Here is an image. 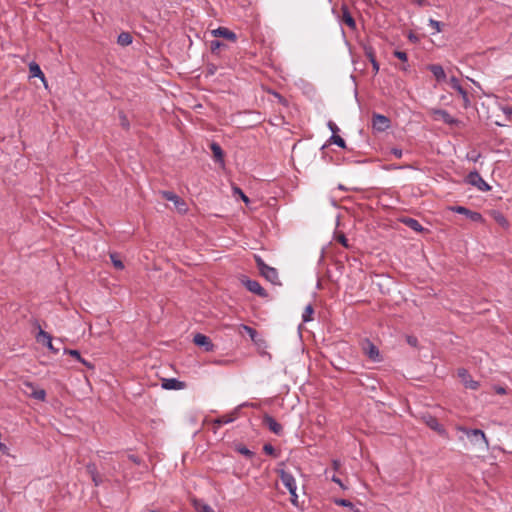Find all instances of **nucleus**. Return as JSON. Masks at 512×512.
I'll return each mask as SVG.
<instances>
[{
	"mask_svg": "<svg viewBox=\"0 0 512 512\" xmlns=\"http://www.w3.org/2000/svg\"><path fill=\"white\" fill-rule=\"evenodd\" d=\"M277 473L288 491H297L296 480L291 473L286 472L284 469H277Z\"/></svg>",
	"mask_w": 512,
	"mask_h": 512,
	"instance_id": "nucleus-7",
	"label": "nucleus"
},
{
	"mask_svg": "<svg viewBox=\"0 0 512 512\" xmlns=\"http://www.w3.org/2000/svg\"><path fill=\"white\" fill-rule=\"evenodd\" d=\"M198 512H215L208 504H200L196 506Z\"/></svg>",
	"mask_w": 512,
	"mask_h": 512,
	"instance_id": "nucleus-36",
	"label": "nucleus"
},
{
	"mask_svg": "<svg viewBox=\"0 0 512 512\" xmlns=\"http://www.w3.org/2000/svg\"><path fill=\"white\" fill-rule=\"evenodd\" d=\"M338 241H339L343 246H345V247H347V246H348V244H347V239H346V237H345L344 235H341V236L339 237Z\"/></svg>",
	"mask_w": 512,
	"mask_h": 512,
	"instance_id": "nucleus-52",
	"label": "nucleus"
},
{
	"mask_svg": "<svg viewBox=\"0 0 512 512\" xmlns=\"http://www.w3.org/2000/svg\"><path fill=\"white\" fill-rule=\"evenodd\" d=\"M151 512H164V511L159 510V509H155V510H151Z\"/></svg>",
	"mask_w": 512,
	"mask_h": 512,
	"instance_id": "nucleus-58",
	"label": "nucleus"
},
{
	"mask_svg": "<svg viewBox=\"0 0 512 512\" xmlns=\"http://www.w3.org/2000/svg\"><path fill=\"white\" fill-rule=\"evenodd\" d=\"M121 124L125 128H129V122L125 115H121Z\"/></svg>",
	"mask_w": 512,
	"mask_h": 512,
	"instance_id": "nucleus-51",
	"label": "nucleus"
},
{
	"mask_svg": "<svg viewBox=\"0 0 512 512\" xmlns=\"http://www.w3.org/2000/svg\"><path fill=\"white\" fill-rule=\"evenodd\" d=\"M263 423L269 428L271 432L276 435H281L283 432L282 425L279 424L272 416L265 414L263 417Z\"/></svg>",
	"mask_w": 512,
	"mask_h": 512,
	"instance_id": "nucleus-13",
	"label": "nucleus"
},
{
	"mask_svg": "<svg viewBox=\"0 0 512 512\" xmlns=\"http://www.w3.org/2000/svg\"><path fill=\"white\" fill-rule=\"evenodd\" d=\"M244 285L248 291L258 296L265 297L267 295L265 289L256 280H246L244 281Z\"/></svg>",
	"mask_w": 512,
	"mask_h": 512,
	"instance_id": "nucleus-14",
	"label": "nucleus"
},
{
	"mask_svg": "<svg viewBox=\"0 0 512 512\" xmlns=\"http://www.w3.org/2000/svg\"><path fill=\"white\" fill-rule=\"evenodd\" d=\"M494 219H495V221H496L499 225H501V226H502V227H504V228H507V227L509 226V223H508L507 219H506V218H505V216H504L502 213H500V212H495V213H494Z\"/></svg>",
	"mask_w": 512,
	"mask_h": 512,
	"instance_id": "nucleus-30",
	"label": "nucleus"
},
{
	"mask_svg": "<svg viewBox=\"0 0 512 512\" xmlns=\"http://www.w3.org/2000/svg\"><path fill=\"white\" fill-rule=\"evenodd\" d=\"M368 347H367V355L369 356L370 359H372L373 361H379V350L378 348L372 344L371 342H368Z\"/></svg>",
	"mask_w": 512,
	"mask_h": 512,
	"instance_id": "nucleus-25",
	"label": "nucleus"
},
{
	"mask_svg": "<svg viewBox=\"0 0 512 512\" xmlns=\"http://www.w3.org/2000/svg\"><path fill=\"white\" fill-rule=\"evenodd\" d=\"M404 222L406 225H408L414 231H422L423 230V227L416 219L408 218Z\"/></svg>",
	"mask_w": 512,
	"mask_h": 512,
	"instance_id": "nucleus-29",
	"label": "nucleus"
},
{
	"mask_svg": "<svg viewBox=\"0 0 512 512\" xmlns=\"http://www.w3.org/2000/svg\"><path fill=\"white\" fill-rule=\"evenodd\" d=\"M235 450L247 458H252L254 456V452L241 444L236 445Z\"/></svg>",
	"mask_w": 512,
	"mask_h": 512,
	"instance_id": "nucleus-27",
	"label": "nucleus"
},
{
	"mask_svg": "<svg viewBox=\"0 0 512 512\" xmlns=\"http://www.w3.org/2000/svg\"><path fill=\"white\" fill-rule=\"evenodd\" d=\"M117 42L122 45V46H126V45H129L132 43V36L127 33V32H122L119 36H118V40Z\"/></svg>",
	"mask_w": 512,
	"mask_h": 512,
	"instance_id": "nucleus-26",
	"label": "nucleus"
},
{
	"mask_svg": "<svg viewBox=\"0 0 512 512\" xmlns=\"http://www.w3.org/2000/svg\"><path fill=\"white\" fill-rule=\"evenodd\" d=\"M21 391L24 395L39 401H44L46 398V391L29 381L22 383Z\"/></svg>",
	"mask_w": 512,
	"mask_h": 512,
	"instance_id": "nucleus-3",
	"label": "nucleus"
},
{
	"mask_svg": "<svg viewBox=\"0 0 512 512\" xmlns=\"http://www.w3.org/2000/svg\"><path fill=\"white\" fill-rule=\"evenodd\" d=\"M327 126L330 129V131L332 132V135H335L339 132L338 126L333 121H329L327 123Z\"/></svg>",
	"mask_w": 512,
	"mask_h": 512,
	"instance_id": "nucleus-41",
	"label": "nucleus"
},
{
	"mask_svg": "<svg viewBox=\"0 0 512 512\" xmlns=\"http://www.w3.org/2000/svg\"><path fill=\"white\" fill-rule=\"evenodd\" d=\"M263 451L268 455H275V449L271 444H265L263 446Z\"/></svg>",
	"mask_w": 512,
	"mask_h": 512,
	"instance_id": "nucleus-40",
	"label": "nucleus"
},
{
	"mask_svg": "<svg viewBox=\"0 0 512 512\" xmlns=\"http://www.w3.org/2000/svg\"><path fill=\"white\" fill-rule=\"evenodd\" d=\"M435 115H438L439 118L448 125H456L458 124V120L451 116L446 110L443 109H437L434 111Z\"/></svg>",
	"mask_w": 512,
	"mask_h": 512,
	"instance_id": "nucleus-17",
	"label": "nucleus"
},
{
	"mask_svg": "<svg viewBox=\"0 0 512 512\" xmlns=\"http://www.w3.org/2000/svg\"><path fill=\"white\" fill-rule=\"evenodd\" d=\"M394 56L403 62H407L408 60L407 53L404 51L396 50L394 51Z\"/></svg>",
	"mask_w": 512,
	"mask_h": 512,
	"instance_id": "nucleus-35",
	"label": "nucleus"
},
{
	"mask_svg": "<svg viewBox=\"0 0 512 512\" xmlns=\"http://www.w3.org/2000/svg\"><path fill=\"white\" fill-rule=\"evenodd\" d=\"M211 33L215 37H223L232 42H235L237 40L236 34L226 27H218L217 29L212 30Z\"/></svg>",
	"mask_w": 512,
	"mask_h": 512,
	"instance_id": "nucleus-15",
	"label": "nucleus"
},
{
	"mask_svg": "<svg viewBox=\"0 0 512 512\" xmlns=\"http://www.w3.org/2000/svg\"><path fill=\"white\" fill-rule=\"evenodd\" d=\"M314 313V309L311 304L307 305L303 314H302V320L303 322H310L312 320V315Z\"/></svg>",
	"mask_w": 512,
	"mask_h": 512,
	"instance_id": "nucleus-28",
	"label": "nucleus"
},
{
	"mask_svg": "<svg viewBox=\"0 0 512 512\" xmlns=\"http://www.w3.org/2000/svg\"><path fill=\"white\" fill-rule=\"evenodd\" d=\"M370 61H371V64H372V67H373V70L375 72H378L379 71V63L376 61V59L374 58V55L372 53H368L367 54Z\"/></svg>",
	"mask_w": 512,
	"mask_h": 512,
	"instance_id": "nucleus-38",
	"label": "nucleus"
},
{
	"mask_svg": "<svg viewBox=\"0 0 512 512\" xmlns=\"http://www.w3.org/2000/svg\"><path fill=\"white\" fill-rule=\"evenodd\" d=\"M501 110L509 120H512V107H502Z\"/></svg>",
	"mask_w": 512,
	"mask_h": 512,
	"instance_id": "nucleus-43",
	"label": "nucleus"
},
{
	"mask_svg": "<svg viewBox=\"0 0 512 512\" xmlns=\"http://www.w3.org/2000/svg\"><path fill=\"white\" fill-rule=\"evenodd\" d=\"M338 189H340V190H345V187H344L342 184H339V185H338Z\"/></svg>",
	"mask_w": 512,
	"mask_h": 512,
	"instance_id": "nucleus-57",
	"label": "nucleus"
},
{
	"mask_svg": "<svg viewBox=\"0 0 512 512\" xmlns=\"http://www.w3.org/2000/svg\"><path fill=\"white\" fill-rule=\"evenodd\" d=\"M466 182L483 192L489 191L491 189V187L477 171L470 172L466 177Z\"/></svg>",
	"mask_w": 512,
	"mask_h": 512,
	"instance_id": "nucleus-4",
	"label": "nucleus"
},
{
	"mask_svg": "<svg viewBox=\"0 0 512 512\" xmlns=\"http://www.w3.org/2000/svg\"><path fill=\"white\" fill-rule=\"evenodd\" d=\"M450 209H451V211H453L455 213L465 215L467 218H469L473 222H483L484 221L483 216L479 212L471 211L464 206H454V207H451Z\"/></svg>",
	"mask_w": 512,
	"mask_h": 512,
	"instance_id": "nucleus-6",
	"label": "nucleus"
},
{
	"mask_svg": "<svg viewBox=\"0 0 512 512\" xmlns=\"http://www.w3.org/2000/svg\"><path fill=\"white\" fill-rule=\"evenodd\" d=\"M334 503L339 506L347 507L351 510L354 509V507H355L351 501L346 500V499H341V498L335 499Z\"/></svg>",
	"mask_w": 512,
	"mask_h": 512,
	"instance_id": "nucleus-33",
	"label": "nucleus"
},
{
	"mask_svg": "<svg viewBox=\"0 0 512 512\" xmlns=\"http://www.w3.org/2000/svg\"><path fill=\"white\" fill-rule=\"evenodd\" d=\"M415 2L419 5V6H425L427 4L426 0H415Z\"/></svg>",
	"mask_w": 512,
	"mask_h": 512,
	"instance_id": "nucleus-54",
	"label": "nucleus"
},
{
	"mask_svg": "<svg viewBox=\"0 0 512 512\" xmlns=\"http://www.w3.org/2000/svg\"><path fill=\"white\" fill-rule=\"evenodd\" d=\"M162 196L167 201L173 202V204H174V206H175V208L177 209L178 212L186 213V211L188 209L187 208V204L178 195H176L175 193H173L171 191H163L162 192Z\"/></svg>",
	"mask_w": 512,
	"mask_h": 512,
	"instance_id": "nucleus-5",
	"label": "nucleus"
},
{
	"mask_svg": "<svg viewBox=\"0 0 512 512\" xmlns=\"http://www.w3.org/2000/svg\"><path fill=\"white\" fill-rule=\"evenodd\" d=\"M255 261L261 275L272 284L279 283L278 272L274 267L268 266L260 256H255Z\"/></svg>",
	"mask_w": 512,
	"mask_h": 512,
	"instance_id": "nucleus-2",
	"label": "nucleus"
},
{
	"mask_svg": "<svg viewBox=\"0 0 512 512\" xmlns=\"http://www.w3.org/2000/svg\"><path fill=\"white\" fill-rule=\"evenodd\" d=\"M426 424L428 425L429 428L438 432L440 435H446V430L435 417L429 416L428 419L426 420Z\"/></svg>",
	"mask_w": 512,
	"mask_h": 512,
	"instance_id": "nucleus-21",
	"label": "nucleus"
},
{
	"mask_svg": "<svg viewBox=\"0 0 512 512\" xmlns=\"http://www.w3.org/2000/svg\"><path fill=\"white\" fill-rule=\"evenodd\" d=\"M429 25L435 29V32L436 33H439L441 32V22L437 21V20H434V19H430L429 20Z\"/></svg>",
	"mask_w": 512,
	"mask_h": 512,
	"instance_id": "nucleus-37",
	"label": "nucleus"
},
{
	"mask_svg": "<svg viewBox=\"0 0 512 512\" xmlns=\"http://www.w3.org/2000/svg\"><path fill=\"white\" fill-rule=\"evenodd\" d=\"M332 464H333V468H334V470H338V469L340 468V466H341L340 461H339V460H337V459L333 460V461H332Z\"/></svg>",
	"mask_w": 512,
	"mask_h": 512,
	"instance_id": "nucleus-53",
	"label": "nucleus"
},
{
	"mask_svg": "<svg viewBox=\"0 0 512 512\" xmlns=\"http://www.w3.org/2000/svg\"><path fill=\"white\" fill-rule=\"evenodd\" d=\"M235 192L240 194L241 199H242L245 203H248V202H249L248 197H247V196L242 192V190H241V189L236 188V189H235Z\"/></svg>",
	"mask_w": 512,
	"mask_h": 512,
	"instance_id": "nucleus-45",
	"label": "nucleus"
},
{
	"mask_svg": "<svg viewBox=\"0 0 512 512\" xmlns=\"http://www.w3.org/2000/svg\"><path fill=\"white\" fill-rule=\"evenodd\" d=\"M223 46V43L218 40H213L210 43V48L212 52H215L216 50L220 49Z\"/></svg>",
	"mask_w": 512,
	"mask_h": 512,
	"instance_id": "nucleus-39",
	"label": "nucleus"
},
{
	"mask_svg": "<svg viewBox=\"0 0 512 512\" xmlns=\"http://www.w3.org/2000/svg\"><path fill=\"white\" fill-rule=\"evenodd\" d=\"M243 330L249 335L252 341L256 340L258 333L254 328L247 325H243Z\"/></svg>",
	"mask_w": 512,
	"mask_h": 512,
	"instance_id": "nucleus-34",
	"label": "nucleus"
},
{
	"mask_svg": "<svg viewBox=\"0 0 512 512\" xmlns=\"http://www.w3.org/2000/svg\"><path fill=\"white\" fill-rule=\"evenodd\" d=\"M289 493L291 495V502H292V504L297 505V498H298L297 492L296 491H289Z\"/></svg>",
	"mask_w": 512,
	"mask_h": 512,
	"instance_id": "nucleus-46",
	"label": "nucleus"
},
{
	"mask_svg": "<svg viewBox=\"0 0 512 512\" xmlns=\"http://www.w3.org/2000/svg\"><path fill=\"white\" fill-rule=\"evenodd\" d=\"M458 376L466 388L476 390L479 387V382L472 379L466 369H459Z\"/></svg>",
	"mask_w": 512,
	"mask_h": 512,
	"instance_id": "nucleus-12",
	"label": "nucleus"
},
{
	"mask_svg": "<svg viewBox=\"0 0 512 512\" xmlns=\"http://www.w3.org/2000/svg\"><path fill=\"white\" fill-rule=\"evenodd\" d=\"M65 353L74 357L76 360H79L81 358L80 352L78 350H65Z\"/></svg>",
	"mask_w": 512,
	"mask_h": 512,
	"instance_id": "nucleus-42",
	"label": "nucleus"
},
{
	"mask_svg": "<svg viewBox=\"0 0 512 512\" xmlns=\"http://www.w3.org/2000/svg\"><path fill=\"white\" fill-rule=\"evenodd\" d=\"M0 451L3 454H6V455L9 454V448L4 443H2V442H0Z\"/></svg>",
	"mask_w": 512,
	"mask_h": 512,
	"instance_id": "nucleus-50",
	"label": "nucleus"
},
{
	"mask_svg": "<svg viewBox=\"0 0 512 512\" xmlns=\"http://www.w3.org/2000/svg\"><path fill=\"white\" fill-rule=\"evenodd\" d=\"M193 342L200 347H203L204 351L211 352L214 350V344L210 338L204 334L197 333L194 335Z\"/></svg>",
	"mask_w": 512,
	"mask_h": 512,
	"instance_id": "nucleus-11",
	"label": "nucleus"
},
{
	"mask_svg": "<svg viewBox=\"0 0 512 512\" xmlns=\"http://www.w3.org/2000/svg\"><path fill=\"white\" fill-rule=\"evenodd\" d=\"M87 472L90 474L92 481L96 486H99L102 482L101 476L97 472V467L94 463H88L86 466Z\"/></svg>",
	"mask_w": 512,
	"mask_h": 512,
	"instance_id": "nucleus-23",
	"label": "nucleus"
},
{
	"mask_svg": "<svg viewBox=\"0 0 512 512\" xmlns=\"http://www.w3.org/2000/svg\"><path fill=\"white\" fill-rule=\"evenodd\" d=\"M408 342H409L410 344L414 345V344H415V342H416V339H413V340H412V339H410V338H409V339H408Z\"/></svg>",
	"mask_w": 512,
	"mask_h": 512,
	"instance_id": "nucleus-56",
	"label": "nucleus"
},
{
	"mask_svg": "<svg viewBox=\"0 0 512 512\" xmlns=\"http://www.w3.org/2000/svg\"><path fill=\"white\" fill-rule=\"evenodd\" d=\"M458 431L464 433L470 440L471 444L480 448H488V440L485 433L481 429H469L463 426L457 427Z\"/></svg>",
	"mask_w": 512,
	"mask_h": 512,
	"instance_id": "nucleus-1",
	"label": "nucleus"
},
{
	"mask_svg": "<svg viewBox=\"0 0 512 512\" xmlns=\"http://www.w3.org/2000/svg\"><path fill=\"white\" fill-rule=\"evenodd\" d=\"M41 338L47 339L46 347L49 350H51L55 354L58 353L59 350L54 348V346L52 344V337H51V335L40 328V330H39V332H38V334L36 336V340L37 341H42Z\"/></svg>",
	"mask_w": 512,
	"mask_h": 512,
	"instance_id": "nucleus-22",
	"label": "nucleus"
},
{
	"mask_svg": "<svg viewBox=\"0 0 512 512\" xmlns=\"http://www.w3.org/2000/svg\"><path fill=\"white\" fill-rule=\"evenodd\" d=\"M161 386L166 390H179L183 388L184 384L176 378H165L162 380Z\"/></svg>",
	"mask_w": 512,
	"mask_h": 512,
	"instance_id": "nucleus-16",
	"label": "nucleus"
},
{
	"mask_svg": "<svg viewBox=\"0 0 512 512\" xmlns=\"http://www.w3.org/2000/svg\"><path fill=\"white\" fill-rule=\"evenodd\" d=\"M494 390L497 394H500V395L506 394V389L502 386H494Z\"/></svg>",
	"mask_w": 512,
	"mask_h": 512,
	"instance_id": "nucleus-47",
	"label": "nucleus"
},
{
	"mask_svg": "<svg viewBox=\"0 0 512 512\" xmlns=\"http://www.w3.org/2000/svg\"><path fill=\"white\" fill-rule=\"evenodd\" d=\"M41 339H42V341H38V342H39V343H42L43 345H45V346H46V344H47V339H44V338H41Z\"/></svg>",
	"mask_w": 512,
	"mask_h": 512,
	"instance_id": "nucleus-55",
	"label": "nucleus"
},
{
	"mask_svg": "<svg viewBox=\"0 0 512 512\" xmlns=\"http://www.w3.org/2000/svg\"><path fill=\"white\" fill-rule=\"evenodd\" d=\"M428 69L433 74L437 81L440 82L446 79V73L441 65L431 64L428 66Z\"/></svg>",
	"mask_w": 512,
	"mask_h": 512,
	"instance_id": "nucleus-18",
	"label": "nucleus"
},
{
	"mask_svg": "<svg viewBox=\"0 0 512 512\" xmlns=\"http://www.w3.org/2000/svg\"><path fill=\"white\" fill-rule=\"evenodd\" d=\"M78 361L81 362L83 365H85L89 369H93L94 368V366L90 362H88L87 360H85L82 357Z\"/></svg>",
	"mask_w": 512,
	"mask_h": 512,
	"instance_id": "nucleus-49",
	"label": "nucleus"
},
{
	"mask_svg": "<svg viewBox=\"0 0 512 512\" xmlns=\"http://www.w3.org/2000/svg\"><path fill=\"white\" fill-rule=\"evenodd\" d=\"M449 84L451 86L452 89H454L455 91H457V93L462 97L463 99V102H464V107H468L469 104H470V100H469V97H468V93L467 91L461 86L460 84V81L458 80V78L456 77H451L449 79Z\"/></svg>",
	"mask_w": 512,
	"mask_h": 512,
	"instance_id": "nucleus-8",
	"label": "nucleus"
},
{
	"mask_svg": "<svg viewBox=\"0 0 512 512\" xmlns=\"http://www.w3.org/2000/svg\"><path fill=\"white\" fill-rule=\"evenodd\" d=\"M330 142L341 147V148L346 147V143H345L344 139L337 134L331 135Z\"/></svg>",
	"mask_w": 512,
	"mask_h": 512,
	"instance_id": "nucleus-32",
	"label": "nucleus"
},
{
	"mask_svg": "<svg viewBox=\"0 0 512 512\" xmlns=\"http://www.w3.org/2000/svg\"><path fill=\"white\" fill-rule=\"evenodd\" d=\"M373 129L379 132L387 130L390 126V120L381 114H374L372 118Z\"/></svg>",
	"mask_w": 512,
	"mask_h": 512,
	"instance_id": "nucleus-9",
	"label": "nucleus"
},
{
	"mask_svg": "<svg viewBox=\"0 0 512 512\" xmlns=\"http://www.w3.org/2000/svg\"><path fill=\"white\" fill-rule=\"evenodd\" d=\"M28 67H29L30 77L39 78V79H41L42 82H45V75L42 72L40 66L36 62H34V61L30 62Z\"/></svg>",
	"mask_w": 512,
	"mask_h": 512,
	"instance_id": "nucleus-20",
	"label": "nucleus"
},
{
	"mask_svg": "<svg viewBox=\"0 0 512 512\" xmlns=\"http://www.w3.org/2000/svg\"><path fill=\"white\" fill-rule=\"evenodd\" d=\"M341 11H342V21L347 26H349L351 29H355L356 28V22H355L354 18L352 17L348 7L346 5H343L341 7Z\"/></svg>",
	"mask_w": 512,
	"mask_h": 512,
	"instance_id": "nucleus-19",
	"label": "nucleus"
},
{
	"mask_svg": "<svg viewBox=\"0 0 512 512\" xmlns=\"http://www.w3.org/2000/svg\"><path fill=\"white\" fill-rule=\"evenodd\" d=\"M391 154H393L396 158H401L403 156V151L399 148H392Z\"/></svg>",
	"mask_w": 512,
	"mask_h": 512,
	"instance_id": "nucleus-44",
	"label": "nucleus"
},
{
	"mask_svg": "<svg viewBox=\"0 0 512 512\" xmlns=\"http://www.w3.org/2000/svg\"><path fill=\"white\" fill-rule=\"evenodd\" d=\"M210 148H211V151L213 153V156H214L215 160L218 161V162L223 163L224 154H223V150L220 147V145L217 144L216 142H213L211 144Z\"/></svg>",
	"mask_w": 512,
	"mask_h": 512,
	"instance_id": "nucleus-24",
	"label": "nucleus"
},
{
	"mask_svg": "<svg viewBox=\"0 0 512 512\" xmlns=\"http://www.w3.org/2000/svg\"><path fill=\"white\" fill-rule=\"evenodd\" d=\"M331 480L335 483H337L341 488L345 489L344 484L342 483L341 479H339L337 476L333 475Z\"/></svg>",
	"mask_w": 512,
	"mask_h": 512,
	"instance_id": "nucleus-48",
	"label": "nucleus"
},
{
	"mask_svg": "<svg viewBox=\"0 0 512 512\" xmlns=\"http://www.w3.org/2000/svg\"><path fill=\"white\" fill-rule=\"evenodd\" d=\"M246 405H247L246 403L241 404V405L237 406L230 413L218 417L215 420V423L218 425H226V424L232 423L233 421H235L238 418L240 409Z\"/></svg>",
	"mask_w": 512,
	"mask_h": 512,
	"instance_id": "nucleus-10",
	"label": "nucleus"
},
{
	"mask_svg": "<svg viewBox=\"0 0 512 512\" xmlns=\"http://www.w3.org/2000/svg\"><path fill=\"white\" fill-rule=\"evenodd\" d=\"M110 259H111V262L113 264V266L118 269V270H122L124 269V264L123 262L119 259L118 255L116 253H111L110 254Z\"/></svg>",
	"mask_w": 512,
	"mask_h": 512,
	"instance_id": "nucleus-31",
	"label": "nucleus"
}]
</instances>
